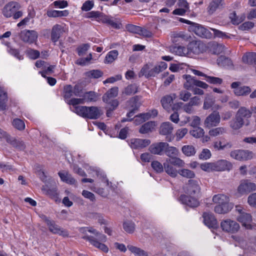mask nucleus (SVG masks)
Instances as JSON below:
<instances>
[{
    "label": "nucleus",
    "mask_w": 256,
    "mask_h": 256,
    "mask_svg": "<svg viewBox=\"0 0 256 256\" xmlns=\"http://www.w3.org/2000/svg\"><path fill=\"white\" fill-rule=\"evenodd\" d=\"M212 201L218 204L214 210L219 214H226L233 208V205L229 202V197L224 194H215L212 198Z\"/></svg>",
    "instance_id": "nucleus-1"
},
{
    "label": "nucleus",
    "mask_w": 256,
    "mask_h": 256,
    "mask_svg": "<svg viewBox=\"0 0 256 256\" xmlns=\"http://www.w3.org/2000/svg\"><path fill=\"white\" fill-rule=\"evenodd\" d=\"M74 112L83 118L97 119L103 114L102 110L97 106H76Z\"/></svg>",
    "instance_id": "nucleus-2"
},
{
    "label": "nucleus",
    "mask_w": 256,
    "mask_h": 256,
    "mask_svg": "<svg viewBox=\"0 0 256 256\" xmlns=\"http://www.w3.org/2000/svg\"><path fill=\"white\" fill-rule=\"evenodd\" d=\"M20 4L16 2H10L4 7L2 13L6 18L12 16L13 18L16 20L22 16V12L18 10Z\"/></svg>",
    "instance_id": "nucleus-3"
},
{
    "label": "nucleus",
    "mask_w": 256,
    "mask_h": 256,
    "mask_svg": "<svg viewBox=\"0 0 256 256\" xmlns=\"http://www.w3.org/2000/svg\"><path fill=\"white\" fill-rule=\"evenodd\" d=\"M182 78L186 80L184 83V88L187 90H192L195 86H198L202 88L206 89L208 87V85L206 83L196 80L189 74H184Z\"/></svg>",
    "instance_id": "nucleus-4"
},
{
    "label": "nucleus",
    "mask_w": 256,
    "mask_h": 256,
    "mask_svg": "<svg viewBox=\"0 0 256 256\" xmlns=\"http://www.w3.org/2000/svg\"><path fill=\"white\" fill-rule=\"evenodd\" d=\"M220 227L223 231L230 234L237 232L240 228V224L236 222L229 218L222 220Z\"/></svg>",
    "instance_id": "nucleus-5"
},
{
    "label": "nucleus",
    "mask_w": 256,
    "mask_h": 256,
    "mask_svg": "<svg viewBox=\"0 0 256 256\" xmlns=\"http://www.w3.org/2000/svg\"><path fill=\"white\" fill-rule=\"evenodd\" d=\"M43 220L46 224L49 230L54 234H58L64 237H67L68 234L67 231L57 225L55 222L52 220L48 218L46 216H44L42 217Z\"/></svg>",
    "instance_id": "nucleus-6"
},
{
    "label": "nucleus",
    "mask_w": 256,
    "mask_h": 256,
    "mask_svg": "<svg viewBox=\"0 0 256 256\" xmlns=\"http://www.w3.org/2000/svg\"><path fill=\"white\" fill-rule=\"evenodd\" d=\"M189 30L194 32L198 36L204 38H210L212 37L211 32L202 25L195 23L190 26Z\"/></svg>",
    "instance_id": "nucleus-7"
},
{
    "label": "nucleus",
    "mask_w": 256,
    "mask_h": 256,
    "mask_svg": "<svg viewBox=\"0 0 256 256\" xmlns=\"http://www.w3.org/2000/svg\"><path fill=\"white\" fill-rule=\"evenodd\" d=\"M220 122V116L219 112L214 110L210 114L204 121V126L210 128L212 127L216 126Z\"/></svg>",
    "instance_id": "nucleus-8"
},
{
    "label": "nucleus",
    "mask_w": 256,
    "mask_h": 256,
    "mask_svg": "<svg viewBox=\"0 0 256 256\" xmlns=\"http://www.w3.org/2000/svg\"><path fill=\"white\" fill-rule=\"evenodd\" d=\"M19 36L20 40L24 42L32 44L36 40L38 34L35 30H24L21 31Z\"/></svg>",
    "instance_id": "nucleus-9"
},
{
    "label": "nucleus",
    "mask_w": 256,
    "mask_h": 256,
    "mask_svg": "<svg viewBox=\"0 0 256 256\" xmlns=\"http://www.w3.org/2000/svg\"><path fill=\"white\" fill-rule=\"evenodd\" d=\"M237 220L247 230L254 229L256 228V224L252 222V217L250 214L242 213L238 216Z\"/></svg>",
    "instance_id": "nucleus-10"
},
{
    "label": "nucleus",
    "mask_w": 256,
    "mask_h": 256,
    "mask_svg": "<svg viewBox=\"0 0 256 256\" xmlns=\"http://www.w3.org/2000/svg\"><path fill=\"white\" fill-rule=\"evenodd\" d=\"M184 191L190 196H196L200 193V188L196 181L190 180L186 184Z\"/></svg>",
    "instance_id": "nucleus-11"
},
{
    "label": "nucleus",
    "mask_w": 256,
    "mask_h": 256,
    "mask_svg": "<svg viewBox=\"0 0 256 256\" xmlns=\"http://www.w3.org/2000/svg\"><path fill=\"white\" fill-rule=\"evenodd\" d=\"M240 84L239 82H233L231 84V88L234 90V94L237 96H246L250 94V88L248 86H240Z\"/></svg>",
    "instance_id": "nucleus-12"
},
{
    "label": "nucleus",
    "mask_w": 256,
    "mask_h": 256,
    "mask_svg": "<svg viewBox=\"0 0 256 256\" xmlns=\"http://www.w3.org/2000/svg\"><path fill=\"white\" fill-rule=\"evenodd\" d=\"M256 190V184L248 180L242 182L238 188V192L242 194H248Z\"/></svg>",
    "instance_id": "nucleus-13"
},
{
    "label": "nucleus",
    "mask_w": 256,
    "mask_h": 256,
    "mask_svg": "<svg viewBox=\"0 0 256 256\" xmlns=\"http://www.w3.org/2000/svg\"><path fill=\"white\" fill-rule=\"evenodd\" d=\"M167 146L166 142H159L152 144L148 150L152 154L162 156L164 154V148Z\"/></svg>",
    "instance_id": "nucleus-14"
},
{
    "label": "nucleus",
    "mask_w": 256,
    "mask_h": 256,
    "mask_svg": "<svg viewBox=\"0 0 256 256\" xmlns=\"http://www.w3.org/2000/svg\"><path fill=\"white\" fill-rule=\"evenodd\" d=\"M212 163L214 171L230 170L232 167L231 162L224 160H220Z\"/></svg>",
    "instance_id": "nucleus-15"
},
{
    "label": "nucleus",
    "mask_w": 256,
    "mask_h": 256,
    "mask_svg": "<svg viewBox=\"0 0 256 256\" xmlns=\"http://www.w3.org/2000/svg\"><path fill=\"white\" fill-rule=\"evenodd\" d=\"M151 142L148 139L132 138L130 145L133 149H142L149 146Z\"/></svg>",
    "instance_id": "nucleus-16"
},
{
    "label": "nucleus",
    "mask_w": 256,
    "mask_h": 256,
    "mask_svg": "<svg viewBox=\"0 0 256 256\" xmlns=\"http://www.w3.org/2000/svg\"><path fill=\"white\" fill-rule=\"evenodd\" d=\"M82 238L88 240L92 246L104 252H107L108 250V248L104 244H102V242L96 238L94 236H82Z\"/></svg>",
    "instance_id": "nucleus-17"
},
{
    "label": "nucleus",
    "mask_w": 256,
    "mask_h": 256,
    "mask_svg": "<svg viewBox=\"0 0 256 256\" xmlns=\"http://www.w3.org/2000/svg\"><path fill=\"white\" fill-rule=\"evenodd\" d=\"M202 216L204 223L208 226L214 228L217 226V220L212 212H204Z\"/></svg>",
    "instance_id": "nucleus-18"
},
{
    "label": "nucleus",
    "mask_w": 256,
    "mask_h": 256,
    "mask_svg": "<svg viewBox=\"0 0 256 256\" xmlns=\"http://www.w3.org/2000/svg\"><path fill=\"white\" fill-rule=\"evenodd\" d=\"M64 32V30L63 26L59 24L54 25L52 30V40L54 42H58L61 35Z\"/></svg>",
    "instance_id": "nucleus-19"
},
{
    "label": "nucleus",
    "mask_w": 256,
    "mask_h": 256,
    "mask_svg": "<svg viewBox=\"0 0 256 256\" xmlns=\"http://www.w3.org/2000/svg\"><path fill=\"white\" fill-rule=\"evenodd\" d=\"M180 200L182 202L190 207H196L199 205L198 200L195 198L186 195L181 196Z\"/></svg>",
    "instance_id": "nucleus-20"
},
{
    "label": "nucleus",
    "mask_w": 256,
    "mask_h": 256,
    "mask_svg": "<svg viewBox=\"0 0 256 256\" xmlns=\"http://www.w3.org/2000/svg\"><path fill=\"white\" fill-rule=\"evenodd\" d=\"M164 171L172 178H176L178 174V170L174 168V166L166 160L164 163Z\"/></svg>",
    "instance_id": "nucleus-21"
},
{
    "label": "nucleus",
    "mask_w": 256,
    "mask_h": 256,
    "mask_svg": "<svg viewBox=\"0 0 256 256\" xmlns=\"http://www.w3.org/2000/svg\"><path fill=\"white\" fill-rule=\"evenodd\" d=\"M6 141L16 149L22 150H24L26 148V146L22 141L16 140L14 138L7 137Z\"/></svg>",
    "instance_id": "nucleus-22"
},
{
    "label": "nucleus",
    "mask_w": 256,
    "mask_h": 256,
    "mask_svg": "<svg viewBox=\"0 0 256 256\" xmlns=\"http://www.w3.org/2000/svg\"><path fill=\"white\" fill-rule=\"evenodd\" d=\"M244 124V120L236 115L235 118L230 122V126L234 130H238L242 127Z\"/></svg>",
    "instance_id": "nucleus-23"
},
{
    "label": "nucleus",
    "mask_w": 256,
    "mask_h": 256,
    "mask_svg": "<svg viewBox=\"0 0 256 256\" xmlns=\"http://www.w3.org/2000/svg\"><path fill=\"white\" fill-rule=\"evenodd\" d=\"M174 130L172 124L170 122H164L162 124L160 128V133L162 135H170Z\"/></svg>",
    "instance_id": "nucleus-24"
},
{
    "label": "nucleus",
    "mask_w": 256,
    "mask_h": 256,
    "mask_svg": "<svg viewBox=\"0 0 256 256\" xmlns=\"http://www.w3.org/2000/svg\"><path fill=\"white\" fill-rule=\"evenodd\" d=\"M171 52L180 56H188V51L186 48L180 46H172L170 47Z\"/></svg>",
    "instance_id": "nucleus-25"
},
{
    "label": "nucleus",
    "mask_w": 256,
    "mask_h": 256,
    "mask_svg": "<svg viewBox=\"0 0 256 256\" xmlns=\"http://www.w3.org/2000/svg\"><path fill=\"white\" fill-rule=\"evenodd\" d=\"M58 174L61 180L66 183L72 184L76 182L75 179L68 172H59Z\"/></svg>",
    "instance_id": "nucleus-26"
},
{
    "label": "nucleus",
    "mask_w": 256,
    "mask_h": 256,
    "mask_svg": "<svg viewBox=\"0 0 256 256\" xmlns=\"http://www.w3.org/2000/svg\"><path fill=\"white\" fill-rule=\"evenodd\" d=\"M156 126L154 122H148L141 126L139 132L142 134H148L152 132Z\"/></svg>",
    "instance_id": "nucleus-27"
},
{
    "label": "nucleus",
    "mask_w": 256,
    "mask_h": 256,
    "mask_svg": "<svg viewBox=\"0 0 256 256\" xmlns=\"http://www.w3.org/2000/svg\"><path fill=\"white\" fill-rule=\"evenodd\" d=\"M164 154L169 158H171L175 156H178L179 151L176 147L170 146L167 143V146L164 148Z\"/></svg>",
    "instance_id": "nucleus-28"
},
{
    "label": "nucleus",
    "mask_w": 256,
    "mask_h": 256,
    "mask_svg": "<svg viewBox=\"0 0 256 256\" xmlns=\"http://www.w3.org/2000/svg\"><path fill=\"white\" fill-rule=\"evenodd\" d=\"M174 98L171 96H166L161 100V103L163 108L168 110L172 106L174 98H175V94H173Z\"/></svg>",
    "instance_id": "nucleus-29"
},
{
    "label": "nucleus",
    "mask_w": 256,
    "mask_h": 256,
    "mask_svg": "<svg viewBox=\"0 0 256 256\" xmlns=\"http://www.w3.org/2000/svg\"><path fill=\"white\" fill-rule=\"evenodd\" d=\"M217 64L222 67H230L232 65L231 60L223 56H220L217 59Z\"/></svg>",
    "instance_id": "nucleus-30"
},
{
    "label": "nucleus",
    "mask_w": 256,
    "mask_h": 256,
    "mask_svg": "<svg viewBox=\"0 0 256 256\" xmlns=\"http://www.w3.org/2000/svg\"><path fill=\"white\" fill-rule=\"evenodd\" d=\"M236 115L238 118H243L244 120V118H248L251 117L250 110L244 106L240 107Z\"/></svg>",
    "instance_id": "nucleus-31"
},
{
    "label": "nucleus",
    "mask_w": 256,
    "mask_h": 256,
    "mask_svg": "<svg viewBox=\"0 0 256 256\" xmlns=\"http://www.w3.org/2000/svg\"><path fill=\"white\" fill-rule=\"evenodd\" d=\"M128 248L136 256H148L146 252L139 248L128 245Z\"/></svg>",
    "instance_id": "nucleus-32"
},
{
    "label": "nucleus",
    "mask_w": 256,
    "mask_h": 256,
    "mask_svg": "<svg viewBox=\"0 0 256 256\" xmlns=\"http://www.w3.org/2000/svg\"><path fill=\"white\" fill-rule=\"evenodd\" d=\"M166 160L168 162L174 166H176L178 168L184 167L185 164L184 161L178 158V156H175L171 158H166Z\"/></svg>",
    "instance_id": "nucleus-33"
},
{
    "label": "nucleus",
    "mask_w": 256,
    "mask_h": 256,
    "mask_svg": "<svg viewBox=\"0 0 256 256\" xmlns=\"http://www.w3.org/2000/svg\"><path fill=\"white\" fill-rule=\"evenodd\" d=\"M8 98L6 92L0 86V110H2L6 108V103Z\"/></svg>",
    "instance_id": "nucleus-34"
},
{
    "label": "nucleus",
    "mask_w": 256,
    "mask_h": 256,
    "mask_svg": "<svg viewBox=\"0 0 256 256\" xmlns=\"http://www.w3.org/2000/svg\"><path fill=\"white\" fill-rule=\"evenodd\" d=\"M140 98L138 96L133 97L128 102V106L134 110H137L140 105Z\"/></svg>",
    "instance_id": "nucleus-35"
},
{
    "label": "nucleus",
    "mask_w": 256,
    "mask_h": 256,
    "mask_svg": "<svg viewBox=\"0 0 256 256\" xmlns=\"http://www.w3.org/2000/svg\"><path fill=\"white\" fill-rule=\"evenodd\" d=\"M100 20L103 23L107 24L114 28H120V24L117 23L116 22L114 21L109 16H102L100 18Z\"/></svg>",
    "instance_id": "nucleus-36"
},
{
    "label": "nucleus",
    "mask_w": 256,
    "mask_h": 256,
    "mask_svg": "<svg viewBox=\"0 0 256 256\" xmlns=\"http://www.w3.org/2000/svg\"><path fill=\"white\" fill-rule=\"evenodd\" d=\"M118 94V88L114 87L108 91L102 96V100H106V98H112L116 97Z\"/></svg>",
    "instance_id": "nucleus-37"
},
{
    "label": "nucleus",
    "mask_w": 256,
    "mask_h": 256,
    "mask_svg": "<svg viewBox=\"0 0 256 256\" xmlns=\"http://www.w3.org/2000/svg\"><path fill=\"white\" fill-rule=\"evenodd\" d=\"M182 151L183 154L188 156H194L196 154L195 148L191 145H186L182 147Z\"/></svg>",
    "instance_id": "nucleus-38"
},
{
    "label": "nucleus",
    "mask_w": 256,
    "mask_h": 256,
    "mask_svg": "<svg viewBox=\"0 0 256 256\" xmlns=\"http://www.w3.org/2000/svg\"><path fill=\"white\" fill-rule=\"evenodd\" d=\"M226 132V128L224 127H218L210 130L208 134L212 136H217Z\"/></svg>",
    "instance_id": "nucleus-39"
},
{
    "label": "nucleus",
    "mask_w": 256,
    "mask_h": 256,
    "mask_svg": "<svg viewBox=\"0 0 256 256\" xmlns=\"http://www.w3.org/2000/svg\"><path fill=\"white\" fill-rule=\"evenodd\" d=\"M223 0H212L208 6V12L210 13H213L218 8L222 5Z\"/></svg>",
    "instance_id": "nucleus-40"
},
{
    "label": "nucleus",
    "mask_w": 256,
    "mask_h": 256,
    "mask_svg": "<svg viewBox=\"0 0 256 256\" xmlns=\"http://www.w3.org/2000/svg\"><path fill=\"white\" fill-rule=\"evenodd\" d=\"M88 232L93 234L94 236L96 238L98 239L100 241L102 242H106V237L105 235L100 233L96 230L92 228H88Z\"/></svg>",
    "instance_id": "nucleus-41"
},
{
    "label": "nucleus",
    "mask_w": 256,
    "mask_h": 256,
    "mask_svg": "<svg viewBox=\"0 0 256 256\" xmlns=\"http://www.w3.org/2000/svg\"><path fill=\"white\" fill-rule=\"evenodd\" d=\"M188 49V56L192 54H198L199 52V48L197 43L196 42H190L186 48Z\"/></svg>",
    "instance_id": "nucleus-42"
},
{
    "label": "nucleus",
    "mask_w": 256,
    "mask_h": 256,
    "mask_svg": "<svg viewBox=\"0 0 256 256\" xmlns=\"http://www.w3.org/2000/svg\"><path fill=\"white\" fill-rule=\"evenodd\" d=\"M124 230L130 234H132L135 230V224L134 222L130 220L125 221L123 223Z\"/></svg>",
    "instance_id": "nucleus-43"
},
{
    "label": "nucleus",
    "mask_w": 256,
    "mask_h": 256,
    "mask_svg": "<svg viewBox=\"0 0 256 256\" xmlns=\"http://www.w3.org/2000/svg\"><path fill=\"white\" fill-rule=\"evenodd\" d=\"M83 98L85 102H96L98 98L96 94L92 91L84 93Z\"/></svg>",
    "instance_id": "nucleus-44"
},
{
    "label": "nucleus",
    "mask_w": 256,
    "mask_h": 256,
    "mask_svg": "<svg viewBox=\"0 0 256 256\" xmlns=\"http://www.w3.org/2000/svg\"><path fill=\"white\" fill-rule=\"evenodd\" d=\"M118 52L116 50H113L110 52L105 58L106 62L110 64L112 62L118 57Z\"/></svg>",
    "instance_id": "nucleus-45"
},
{
    "label": "nucleus",
    "mask_w": 256,
    "mask_h": 256,
    "mask_svg": "<svg viewBox=\"0 0 256 256\" xmlns=\"http://www.w3.org/2000/svg\"><path fill=\"white\" fill-rule=\"evenodd\" d=\"M240 158L242 161L248 160L252 159L254 156V153L248 150H240Z\"/></svg>",
    "instance_id": "nucleus-46"
},
{
    "label": "nucleus",
    "mask_w": 256,
    "mask_h": 256,
    "mask_svg": "<svg viewBox=\"0 0 256 256\" xmlns=\"http://www.w3.org/2000/svg\"><path fill=\"white\" fill-rule=\"evenodd\" d=\"M42 190L47 195L52 198H56L58 196L57 190L56 188H48L47 186H42Z\"/></svg>",
    "instance_id": "nucleus-47"
},
{
    "label": "nucleus",
    "mask_w": 256,
    "mask_h": 256,
    "mask_svg": "<svg viewBox=\"0 0 256 256\" xmlns=\"http://www.w3.org/2000/svg\"><path fill=\"white\" fill-rule=\"evenodd\" d=\"M214 100L213 97L209 94H207L205 98L203 108L204 110H208L214 104Z\"/></svg>",
    "instance_id": "nucleus-48"
},
{
    "label": "nucleus",
    "mask_w": 256,
    "mask_h": 256,
    "mask_svg": "<svg viewBox=\"0 0 256 256\" xmlns=\"http://www.w3.org/2000/svg\"><path fill=\"white\" fill-rule=\"evenodd\" d=\"M178 174L183 177L192 178L195 176L194 172L188 169H182L178 170Z\"/></svg>",
    "instance_id": "nucleus-49"
},
{
    "label": "nucleus",
    "mask_w": 256,
    "mask_h": 256,
    "mask_svg": "<svg viewBox=\"0 0 256 256\" xmlns=\"http://www.w3.org/2000/svg\"><path fill=\"white\" fill-rule=\"evenodd\" d=\"M254 54V52H249L244 54L242 58V62L247 64H253Z\"/></svg>",
    "instance_id": "nucleus-50"
},
{
    "label": "nucleus",
    "mask_w": 256,
    "mask_h": 256,
    "mask_svg": "<svg viewBox=\"0 0 256 256\" xmlns=\"http://www.w3.org/2000/svg\"><path fill=\"white\" fill-rule=\"evenodd\" d=\"M138 87L135 84H131L127 86L124 92L126 95L134 94L137 92Z\"/></svg>",
    "instance_id": "nucleus-51"
},
{
    "label": "nucleus",
    "mask_w": 256,
    "mask_h": 256,
    "mask_svg": "<svg viewBox=\"0 0 256 256\" xmlns=\"http://www.w3.org/2000/svg\"><path fill=\"white\" fill-rule=\"evenodd\" d=\"M106 100H102L104 102L107 104L106 107L115 110L118 106V102L117 100H114L112 98H106Z\"/></svg>",
    "instance_id": "nucleus-52"
},
{
    "label": "nucleus",
    "mask_w": 256,
    "mask_h": 256,
    "mask_svg": "<svg viewBox=\"0 0 256 256\" xmlns=\"http://www.w3.org/2000/svg\"><path fill=\"white\" fill-rule=\"evenodd\" d=\"M102 74L103 72L98 70H92L86 72V76L94 78H98L102 76Z\"/></svg>",
    "instance_id": "nucleus-53"
},
{
    "label": "nucleus",
    "mask_w": 256,
    "mask_h": 256,
    "mask_svg": "<svg viewBox=\"0 0 256 256\" xmlns=\"http://www.w3.org/2000/svg\"><path fill=\"white\" fill-rule=\"evenodd\" d=\"M190 134L194 137L198 138L203 136L204 130L200 127L195 128L194 130L190 131Z\"/></svg>",
    "instance_id": "nucleus-54"
},
{
    "label": "nucleus",
    "mask_w": 256,
    "mask_h": 256,
    "mask_svg": "<svg viewBox=\"0 0 256 256\" xmlns=\"http://www.w3.org/2000/svg\"><path fill=\"white\" fill-rule=\"evenodd\" d=\"M152 168L157 172H162L164 171V166L158 161H153L151 164Z\"/></svg>",
    "instance_id": "nucleus-55"
},
{
    "label": "nucleus",
    "mask_w": 256,
    "mask_h": 256,
    "mask_svg": "<svg viewBox=\"0 0 256 256\" xmlns=\"http://www.w3.org/2000/svg\"><path fill=\"white\" fill-rule=\"evenodd\" d=\"M206 82L210 84H220L222 82V80L219 78L206 76Z\"/></svg>",
    "instance_id": "nucleus-56"
},
{
    "label": "nucleus",
    "mask_w": 256,
    "mask_h": 256,
    "mask_svg": "<svg viewBox=\"0 0 256 256\" xmlns=\"http://www.w3.org/2000/svg\"><path fill=\"white\" fill-rule=\"evenodd\" d=\"M14 126L18 130H23L25 128L24 122L18 118L14 119L12 122Z\"/></svg>",
    "instance_id": "nucleus-57"
},
{
    "label": "nucleus",
    "mask_w": 256,
    "mask_h": 256,
    "mask_svg": "<svg viewBox=\"0 0 256 256\" xmlns=\"http://www.w3.org/2000/svg\"><path fill=\"white\" fill-rule=\"evenodd\" d=\"M127 30L130 32L138 34L140 30V27L132 24H128L126 26Z\"/></svg>",
    "instance_id": "nucleus-58"
},
{
    "label": "nucleus",
    "mask_w": 256,
    "mask_h": 256,
    "mask_svg": "<svg viewBox=\"0 0 256 256\" xmlns=\"http://www.w3.org/2000/svg\"><path fill=\"white\" fill-rule=\"evenodd\" d=\"M90 46L88 44H83L77 48L78 54L80 56L84 54L87 50L89 49Z\"/></svg>",
    "instance_id": "nucleus-59"
},
{
    "label": "nucleus",
    "mask_w": 256,
    "mask_h": 256,
    "mask_svg": "<svg viewBox=\"0 0 256 256\" xmlns=\"http://www.w3.org/2000/svg\"><path fill=\"white\" fill-rule=\"evenodd\" d=\"M191 96L190 92L185 90H181L179 93L180 99L184 102H187L190 99Z\"/></svg>",
    "instance_id": "nucleus-60"
},
{
    "label": "nucleus",
    "mask_w": 256,
    "mask_h": 256,
    "mask_svg": "<svg viewBox=\"0 0 256 256\" xmlns=\"http://www.w3.org/2000/svg\"><path fill=\"white\" fill-rule=\"evenodd\" d=\"M74 94L76 96H81L83 94V86L82 84H76L73 88Z\"/></svg>",
    "instance_id": "nucleus-61"
},
{
    "label": "nucleus",
    "mask_w": 256,
    "mask_h": 256,
    "mask_svg": "<svg viewBox=\"0 0 256 256\" xmlns=\"http://www.w3.org/2000/svg\"><path fill=\"white\" fill-rule=\"evenodd\" d=\"M64 91L65 98H70L73 96V94H74V90L72 86L70 85H68L64 86Z\"/></svg>",
    "instance_id": "nucleus-62"
},
{
    "label": "nucleus",
    "mask_w": 256,
    "mask_h": 256,
    "mask_svg": "<svg viewBox=\"0 0 256 256\" xmlns=\"http://www.w3.org/2000/svg\"><path fill=\"white\" fill-rule=\"evenodd\" d=\"M200 166L202 170L206 172H210L214 171L212 162H206L202 164Z\"/></svg>",
    "instance_id": "nucleus-63"
},
{
    "label": "nucleus",
    "mask_w": 256,
    "mask_h": 256,
    "mask_svg": "<svg viewBox=\"0 0 256 256\" xmlns=\"http://www.w3.org/2000/svg\"><path fill=\"white\" fill-rule=\"evenodd\" d=\"M211 156L210 150L207 148H204L199 155V158L201 160H206Z\"/></svg>",
    "instance_id": "nucleus-64"
}]
</instances>
